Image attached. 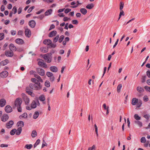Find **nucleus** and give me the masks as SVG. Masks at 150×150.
<instances>
[{"instance_id": "cd10ccee", "label": "nucleus", "mask_w": 150, "mask_h": 150, "mask_svg": "<svg viewBox=\"0 0 150 150\" xmlns=\"http://www.w3.org/2000/svg\"><path fill=\"white\" fill-rule=\"evenodd\" d=\"M31 106L32 108H36L37 107L36 102L35 100H33L31 103Z\"/></svg>"}, {"instance_id": "b1692460", "label": "nucleus", "mask_w": 150, "mask_h": 150, "mask_svg": "<svg viewBox=\"0 0 150 150\" xmlns=\"http://www.w3.org/2000/svg\"><path fill=\"white\" fill-rule=\"evenodd\" d=\"M17 125L18 127L20 126V127H21L22 128V127L24 126V123L23 121H20L17 122Z\"/></svg>"}, {"instance_id": "20e7f679", "label": "nucleus", "mask_w": 150, "mask_h": 150, "mask_svg": "<svg viewBox=\"0 0 150 150\" xmlns=\"http://www.w3.org/2000/svg\"><path fill=\"white\" fill-rule=\"evenodd\" d=\"M21 96L25 104L26 105H28L30 102L29 98L24 93L22 94Z\"/></svg>"}, {"instance_id": "bb28decb", "label": "nucleus", "mask_w": 150, "mask_h": 150, "mask_svg": "<svg viewBox=\"0 0 150 150\" xmlns=\"http://www.w3.org/2000/svg\"><path fill=\"white\" fill-rule=\"evenodd\" d=\"M48 47H43L40 48L41 51L44 53L47 52L48 51Z\"/></svg>"}, {"instance_id": "72a5a7b5", "label": "nucleus", "mask_w": 150, "mask_h": 150, "mask_svg": "<svg viewBox=\"0 0 150 150\" xmlns=\"http://www.w3.org/2000/svg\"><path fill=\"white\" fill-rule=\"evenodd\" d=\"M37 136V132L35 130H33L32 132L31 136L33 138Z\"/></svg>"}, {"instance_id": "1a4fd4ad", "label": "nucleus", "mask_w": 150, "mask_h": 150, "mask_svg": "<svg viewBox=\"0 0 150 150\" xmlns=\"http://www.w3.org/2000/svg\"><path fill=\"white\" fill-rule=\"evenodd\" d=\"M25 33L26 37L30 38L31 35V31L29 29L27 28L25 29Z\"/></svg>"}, {"instance_id": "c03bdc74", "label": "nucleus", "mask_w": 150, "mask_h": 150, "mask_svg": "<svg viewBox=\"0 0 150 150\" xmlns=\"http://www.w3.org/2000/svg\"><path fill=\"white\" fill-rule=\"evenodd\" d=\"M134 117L136 120H140L141 117L138 114H135L134 115Z\"/></svg>"}, {"instance_id": "58836bf2", "label": "nucleus", "mask_w": 150, "mask_h": 150, "mask_svg": "<svg viewBox=\"0 0 150 150\" xmlns=\"http://www.w3.org/2000/svg\"><path fill=\"white\" fill-rule=\"evenodd\" d=\"M76 3H77V4H76V5L73 6H70V7L71 8H75L77 7L79 4H81V3H80L79 2V1H76Z\"/></svg>"}, {"instance_id": "052dcab7", "label": "nucleus", "mask_w": 150, "mask_h": 150, "mask_svg": "<svg viewBox=\"0 0 150 150\" xmlns=\"http://www.w3.org/2000/svg\"><path fill=\"white\" fill-rule=\"evenodd\" d=\"M71 10V9L69 8H67L64 10V13H67L69 12H70Z\"/></svg>"}, {"instance_id": "7ed1b4c3", "label": "nucleus", "mask_w": 150, "mask_h": 150, "mask_svg": "<svg viewBox=\"0 0 150 150\" xmlns=\"http://www.w3.org/2000/svg\"><path fill=\"white\" fill-rule=\"evenodd\" d=\"M45 61L48 63H50L52 60V56L51 53H48L45 54L43 57Z\"/></svg>"}, {"instance_id": "a19ab883", "label": "nucleus", "mask_w": 150, "mask_h": 150, "mask_svg": "<svg viewBox=\"0 0 150 150\" xmlns=\"http://www.w3.org/2000/svg\"><path fill=\"white\" fill-rule=\"evenodd\" d=\"M124 3L122 1H121L120 3V10H122L123 8Z\"/></svg>"}, {"instance_id": "6e6d98bb", "label": "nucleus", "mask_w": 150, "mask_h": 150, "mask_svg": "<svg viewBox=\"0 0 150 150\" xmlns=\"http://www.w3.org/2000/svg\"><path fill=\"white\" fill-rule=\"evenodd\" d=\"M78 23V22L76 20H74L72 21V23L74 24L77 25Z\"/></svg>"}, {"instance_id": "680f3d73", "label": "nucleus", "mask_w": 150, "mask_h": 150, "mask_svg": "<svg viewBox=\"0 0 150 150\" xmlns=\"http://www.w3.org/2000/svg\"><path fill=\"white\" fill-rule=\"evenodd\" d=\"M49 78L51 82H53L54 81L55 78L53 75L52 76H51V77H50Z\"/></svg>"}, {"instance_id": "6e6552de", "label": "nucleus", "mask_w": 150, "mask_h": 150, "mask_svg": "<svg viewBox=\"0 0 150 150\" xmlns=\"http://www.w3.org/2000/svg\"><path fill=\"white\" fill-rule=\"evenodd\" d=\"M42 61H39L38 62V64L40 67H42L44 68H46L47 67V65L44 62L43 60H41Z\"/></svg>"}, {"instance_id": "4468645a", "label": "nucleus", "mask_w": 150, "mask_h": 150, "mask_svg": "<svg viewBox=\"0 0 150 150\" xmlns=\"http://www.w3.org/2000/svg\"><path fill=\"white\" fill-rule=\"evenodd\" d=\"M8 73L6 71H5L1 72L0 74V76L2 78H6L8 76Z\"/></svg>"}, {"instance_id": "9d476101", "label": "nucleus", "mask_w": 150, "mask_h": 150, "mask_svg": "<svg viewBox=\"0 0 150 150\" xmlns=\"http://www.w3.org/2000/svg\"><path fill=\"white\" fill-rule=\"evenodd\" d=\"M8 118L9 117L8 115L6 114H4L2 116L1 120L2 121L5 122L8 120Z\"/></svg>"}, {"instance_id": "f8f14e48", "label": "nucleus", "mask_w": 150, "mask_h": 150, "mask_svg": "<svg viewBox=\"0 0 150 150\" xmlns=\"http://www.w3.org/2000/svg\"><path fill=\"white\" fill-rule=\"evenodd\" d=\"M14 122L12 120L9 121L6 124V127L7 128L9 129L11 128L13 125Z\"/></svg>"}, {"instance_id": "79ce46f5", "label": "nucleus", "mask_w": 150, "mask_h": 150, "mask_svg": "<svg viewBox=\"0 0 150 150\" xmlns=\"http://www.w3.org/2000/svg\"><path fill=\"white\" fill-rule=\"evenodd\" d=\"M49 45V47H48V48H54L56 46V44L52 43Z\"/></svg>"}, {"instance_id": "69168bd1", "label": "nucleus", "mask_w": 150, "mask_h": 150, "mask_svg": "<svg viewBox=\"0 0 150 150\" xmlns=\"http://www.w3.org/2000/svg\"><path fill=\"white\" fill-rule=\"evenodd\" d=\"M16 32L15 31L12 30L11 31V34L13 35H15L16 34Z\"/></svg>"}, {"instance_id": "0e129e2a", "label": "nucleus", "mask_w": 150, "mask_h": 150, "mask_svg": "<svg viewBox=\"0 0 150 150\" xmlns=\"http://www.w3.org/2000/svg\"><path fill=\"white\" fill-rule=\"evenodd\" d=\"M70 19V18H68L67 17H65L63 18V20L64 21H67L68 20H69Z\"/></svg>"}, {"instance_id": "49530a36", "label": "nucleus", "mask_w": 150, "mask_h": 150, "mask_svg": "<svg viewBox=\"0 0 150 150\" xmlns=\"http://www.w3.org/2000/svg\"><path fill=\"white\" fill-rule=\"evenodd\" d=\"M135 123L137 124L139 127H141L142 126V123L140 121H135Z\"/></svg>"}, {"instance_id": "ea45409f", "label": "nucleus", "mask_w": 150, "mask_h": 150, "mask_svg": "<svg viewBox=\"0 0 150 150\" xmlns=\"http://www.w3.org/2000/svg\"><path fill=\"white\" fill-rule=\"evenodd\" d=\"M45 85L47 87H49L50 86V83L49 81L46 80L45 82Z\"/></svg>"}, {"instance_id": "473e14b6", "label": "nucleus", "mask_w": 150, "mask_h": 150, "mask_svg": "<svg viewBox=\"0 0 150 150\" xmlns=\"http://www.w3.org/2000/svg\"><path fill=\"white\" fill-rule=\"evenodd\" d=\"M27 114L26 113H24L22 115H20L19 117L20 119H21L22 118H25L27 117Z\"/></svg>"}, {"instance_id": "2eb2a0df", "label": "nucleus", "mask_w": 150, "mask_h": 150, "mask_svg": "<svg viewBox=\"0 0 150 150\" xmlns=\"http://www.w3.org/2000/svg\"><path fill=\"white\" fill-rule=\"evenodd\" d=\"M15 42L19 45L23 44L24 43L23 40L22 39L18 38L15 40Z\"/></svg>"}, {"instance_id": "864d4df0", "label": "nucleus", "mask_w": 150, "mask_h": 150, "mask_svg": "<svg viewBox=\"0 0 150 150\" xmlns=\"http://www.w3.org/2000/svg\"><path fill=\"white\" fill-rule=\"evenodd\" d=\"M94 127H95V132H96V134L97 135V136H98V127L96 124H95L94 125Z\"/></svg>"}, {"instance_id": "f704fd0d", "label": "nucleus", "mask_w": 150, "mask_h": 150, "mask_svg": "<svg viewBox=\"0 0 150 150\" xmlns=\"http://www.w3.org/2000/svg\"><path fill=\"white\" fill-rule=\"evenodd\" d=\"M122 86V85L121 84H120L118 86L117 88V91L118 93H119L120 92V89L121 88Z\"/></svg>"}, {"instance_id": "c85d7f7f", "label": "nucleus", "mask_w": 150, "mask_h": 150, "mask_svg": "<svg viewBox=\"0 0 150 150\" xmlns=\"http://www.w3.org/2000/svg\"><path fill=\"white\" fill-rule=\"evenodd\" d=\"M94 6L93 4H89L86 6V8L88 9H91Z\"/></svg>"}, {"instance_id": "37998d69", "label": "nucleus", "mask_w": 150, "mask_h": 150, "mask_svg": "<svg viewBox=\"0 0 150 150\" xmlns=\"http://www.w3.org/2000/svg\"><path fill=\"white\" fill-rule=\"evenodd\" d=\"M32 146L33 145L32 144H26L25 146V148L28 149H30L32 148Z\"/></svg>"}, {"instance_id": "e433bc0d", "label": "nucleus", "mask_w": 150, "mask_h": 150, "mask_svg": "<svg viewBox=\"0 0 150 150\" xmlns=\"http://www.w3.org/2000/svg\"><path fill=\"white\" fill-rule=\"evenodd\" d=\"M120 10V13L119 17L118 19V20H119L120 19V18L121 17V16L122 15H123L124 16L125 15V13H124V11L122 10Z\"/></svg>"}, {"instance_id": "393cba45", "label": "nucleus", "mask_w": 150, "mask_h": 150, "mask_svg": "<svg viewBox=\"0 0 150 150\" xmlns=\"http://www.w3.org/2000/svg\"><path fill=\"white\" fill-rule=\"evenodd\" d=\"M52 10L50 9L47 10L45 13V16H47L51 14L52 12Z\"/></svg>"}, {"instance_id": "39448f33", "label": "nucleus", "mask_w": 150, "mask_h": 150, "mask_svg": "<svg viewBox=\"0 0 150 150\" xmlns=\"http://www.w3.org/2000/svg\"><path fill=\"white\" fill-rule=\"evenodd\" d=\"M5 112L7 113H10L13 111V109L9 105H6L4 108Z\"/></svg>"}, {"instance_id": "dca6fc26", "label": "nucleus", "mask_w": 150, "mask_h": 150, "mask_svg": "<svg viewBox=\"0 0 150 150\" xmlns=\"http://www.w3.org/2000/svg\"><path fill=\"white\" fill-rule=\"evenodd\" d=\"M6 104V100L4 98L1 99L0 100V106L2 107L4 106Z\"/></svg>"}, {"instance_id": "6ab92c4d", "label": "nucleus", "mask_w": 150, "mask_h": 150, "mask_svg": "<svg viewBox=\"0 0 150 150\" xmlns=\"http://www.w3.org/2000/svg\"><path fill=\"white\" fill-rule=\"evenodd\" d=\"M50 69L51 71L53 72H56L58 71V69L57 67L54 66L50 67Z\"/></svg>"}, {"instance_id": "4be33fe9", "label": "nucleus", "mask_w": 150, "mask_h": 150, "mask_svg": "<svg viewBox=\"0 0 150 150\" xmlns=\"http://www.w3.org/2000/svg\"><path fill=\"white\" fill-rule=\"evenodd\" d=\"M138 99L136 98H134L132 100V104L133 105H135L137 104L138 101Z\"/></svg>"}, {"instance_id": "2f4dec72", "label": "nucleus", "mask_w": 150, "mask_h": 150, "mask_svg": "<svg viewBox=\"0 0 150 150\" xmlns=\"http://www.w3.org/2000/svg\"><path fill=\"white\" fill-rule=\"evenodd\" d=\"M137 90L139 92L141 93L143 92L144 91V89L142 87L138 86L137 88Z\"/></svg>"}, {"instance_id": "c9c22d12", "label": "nucleus", "mask_w": 150, "mask_h": 150, "mask_svg": "<svg viewBox=\"0 0 150 150\" xmlns=\"http://www.w3.org/2000/svg\"><path fill=\"white\" fill-rule=\"evenodd\" d=\"M137 108H139L141 107L142 104V102L141 100H138L137 103Z\"/></svg>"}, {"instance_id": "aec40b11", "label": "nucleus", "mask_w": 150, "mask_h": 150, "mask_svg": "<svg viewBox=\"0 0 150 150\" xmlns=\"http://www.w3.org/2000/svg\"><path fill=\"white\" fill-rule=\"evenodd\" d=\"M8 60L7 59H6L4 60L1 61L0 63V65L1 66H5L8 64Z\"/></svg>"}, {"instance_id": "4d7b16f0", "label": "nucleus", "mask_w": 150, "mask_h": 150, "mask_svg": "<svg viewBox=\"0 0 150 150\" xmlns=\"http://www.w3.org/2000/svg\"><path fill=\"white\" fill-rule=\"evenodd\" d=\"M146 141L145 138V137H142L141 139V142L142 143H144Z\"/></svg>"}, {"instance_id": "5fc2aeb1", "label": "nucleus", "mask_w": 150, "mask_h": 150, "mask_svg": "<svg viewBox=\"0 0 150 150\" xmlns=\"http://www.w3.org/2000/svg\"><path fill=\"white\" fill-rule=\"evenodd\" d=\"M12 11H13V13L14 14H15L16 13L17 11V8L16 6H14L13 7V9H12Z\"/></svg>"}, {"instance_id": "ddd939ff", "label": "nucleus", "mask_w": 150, "mask_h": 150, "mask_svg": "<svg viewBox=\"0 0 150 150\" xmlns=\"http://www.w3.org/2000/svg\"><path fill=\"white\" fill-rule=\"evenodd\" d=\"M35 22L34 20H32L28 22L29 25L30 27L32 28H33L35 27Z\"/></svg>"}, {"instance_id": "09e8293b", "label": "nucleus", "mask_w": 150, "mask_h": 150, "mask_svg": "<svg viewBox=\"0 0 150 150\" xmlns=\"http://www.w3.org/2000/svg\"><path fill=\"white\" fill-rule=\"evenodd\" d=\"M59 35H57L56 37H55L53 39V42H57L59 38Z\"/></svg>"}, {"instance_id": "e2e57ef3", "label": "nucleus", "mask_w": 150, "mask_h": 150, "mask_svg": "<svg viewBox=\"0 0 150 150\" xmlns=\"http://www.w3.org/2000/svg\"><path fill=\"white\" fill-rule=\"evenodd\" d=\"M150 117V115L148 114H146L144 115V117L147 120H149V119Z\"/></svg>"}, {"instance_id": "a18cd8bd", "label": "nucleus", "mask_w": 150, "mask_h": 150, "mask_svg": "<svg viewBox=\"0 0 150 150\" xmlns=\"http://www.w3.org/2000/svg\"><path fill=\"white\" fill-rule=\"evenodd\" d=\"M46 75L49 77H51V76H52L53 75V74L52 73L49 71L47 72Z\"/></svg>"}, {"instance_id": "f03ea898", "label": "nucleus", "mask_w": 150, "mask_h": 150, "mask_svg": "<svg viewBox=\"0 0 150 150\" xmlns=\"http://www.w3.org/2000/svg\"><path fill=\"white\" fill-rule=\"evenodd\" d=\"M22 103L21 99L20 98H16L14 101V105L15 107H16L17 108V110L19 112H22V108L21 105Z\"/></svg>"}, {"instance_id": "338daca9", "label": "nucleus", "mask_w": 150, "mask_h": 150, "mask_svg": "<svg viewBox=\"0 0 150 150\" xmlns=\"http://www.w3.org/2000/svg\"><path fill=\"white\" fill-rule=\"evenodd\" d=\"M144 88L146 90L149 92H150V87H149L147 86H145Z\"/></svg>"}, {"instance_id": "412c9836", "label": "nucleus", "mask_w": 150, "mask_h": 150, "mask_svg": "<svg viewBox=\"0 0 150 150\" xmlns=\"http://www.w3.org/2000/svg\"><path fill=\"white\" fill-rule=\"evenodd\" d=\"M34 77L38 79L37 81H39V82H43V80L41 77L37 74H34Z\"/></svg>"}, {"instance_id": "a878e982", "label": "nucleus", "mask_w": 150, "mask_h": 150, "mask_svg": "<svg viewBox=\"0 0 150 150\" xmlns=\"http://www.w3.org/2000/svg\"><path fill=\"white\" fill-rule=\"evenodd\" d=\"M80 12L84 15H86L87 12V11L86 9L85 8H81L80 9Z\"/></svg>"}, {"instance_id": "0eeeda50", "label": "nucleus", "mask_w": 150, "mask_h": 150, "mask_svg": "<svg viewBox=\"0 0 150 150\" xmlns=\"http://www.w3.org/2000/svg\"><path fill=\"white\" fill-rule=\"evenodd\" d=\"M5 54L7 57H12L13 56L14 53L13 51L11 50L10 51L6 50L5 52Z\"/></svg>"}, {"instance_id": "603ef678", "label": "nucleus", "mask_w": 150, "mask_h": 150, "mask_svg": "<svg viewBox=\"0 0 150 150\" xmlns=\"http://www.w3.org/2000/svg\"><path fill=\"white\" fill-rule=\"evenodd\" d=\"M35 7L34 6L31 7H30L28 10V13H30L32 10Z\"/></svg>"}, {"instance_id": "9b49d317", "label": "nucleus", "mask_w": 150, "mask_h": 150, "mask_svg": "<svg viewBox=\"0 0 150 150\" xmlns=\"http://www.w3.org/2000/svg\"><path fill=\"white\" fill-rule=\"evenodd\" d=\"M9 47L11 51H16L17 49L16 47L12 43H11L9 45Z\"/></svg>"}, {"instance_id": "c756f323", "label": "nucleus", "mask_w": 150, "mask_h": 150, "mask_svg": "<svg viewBox=\"0 0 150 150\" xmlns=\"http://www.w3.org/2000/svg\"><path fill=\"white\" fill-rule=\"evenodd\" d=\"M39 99L41 101H44L45 100V98L44 95H42L39 97Z\"/></svg>"}, {"instance_id": "de8ad7c7", "label": "nucleus", "mask_w": 150, "mask_h": 150, "mask_svg": "<svg viewBox=\"0 0 150 150\" xmlns=\"http://www.w3.org/2000/svg\"><path fill=\"white\" fill-rule=\"evenodd\" d=\"M40 140L39 139H38L37 140L35 143L34 145V147L35 148L40 143Z\"/></svg>"}, {"instance_id": "a211bd4d", "label": "nucleus", "mask_w": 150, "mask_h": 150, "mask_svg": "<svg viewBox=\"0 0 150 150\" xmlns=\"http://www.w3.org/2000/svg\"><path fill=\"white\" fill-rule=\"evenodd\" d=\"M57 33V32L56 30H53L50 32L48 35V36L50 37H52L55 36Z\"/></svg>"}, {"instance_id": "423d86ee", "label": "nucleus", "mask_w": 150, "mask_h": 150, "mask_svg": "<svg viewBox=\"0 0 150 150\" xmlns=\"http://www.w3.org/2000/svg\"><path fill=\"white\" fill-rule=\"evenodd\" d=\"M36 71L38 74L41 76H43L45 74V71L43 69L38 68L37 69Z\"/></svg>"}, {"instance_id": "5701e85b", "label": "nucleus", "mask_w": 150, "mask_h": 150, "mask_svg": "<svg viewBox=\"0 0 150 150\" xmlns=\"http://www.w3.org/2000/svg\"><path fill=\"white\" fill-rule=\"evenodd\" d=\"M22 129L21 127H19L16 129V135H19L22 131Z\"/></svg>"}, {"instance_id": "3c124183", "label": "nucleus", "mask_w": 150, "mask_h": 150, "mask_svg": "<svg viewBox=\"0 0 150 150\" xmlns=\"http://www.w3.org/2000/svg\"><path fill=\"white\" fill-rule=\"evenodd\" d=\"M64 36L63 35H61L59 38V40H58V41H59V43H61L62 42V41L64 39Z\"/></svg>"}, {"instance_id": "f3484780", "label": "nucleus", "mask_w": 150, "mask_h": 150, "mask_svg": "<svg viewBox=\"0 0 150 150\" xmlns=\"http://www.w3.org/2000/svg\"><path fill=\"white\" fill-rule=\"evenodd\" d=\"M43 43L46 45H49L52 43V41L49 39H45L44 40Z\"/></svg>"}, {"instance_id": "8fccbe9b", "label": "nucleus", "mask_w": 150, "mask_h": 150, "mask_svg": "<svg viewBox=\"0 0 150 150\" xmlns=\"http://www.w3.org/2000/svg\"><path fill=\"white\" fill-rule=\"evenodd\" d=\"M4 37V33H0V40H2Z\"/></svg>"}, {"instance_id": "f257e3e1", "label": "nucleus", "mask_w": 150, "mask_h": 150, "mask_svg": "<svg viewBox=\"0 0 150 150\" xmlns=\"http://www.w3.org/2000/svg\"><path fill=\"white\" fill-rule=\"evenodd\" d=\"M31 80L34 83H30L29 84L30 88L35 90H40L42 88V86L40 84L39 81H37V79L34 78H31Z\"/></svg>"}, {"instance_id": "bf43d9fd", "label": "nucleus", "mask_w": 150, "mask_h": 150, "mask_svg": "<svg viewBox=\"0 0 150 150\" xmlns=\"http://www.w3.org/2000/svg\"><path fill=\"white\" fill-rule=\"evenodd\" d=\"M143 100L145 102H147L148 101L149 99L147 96H145L143 98Z\"/></svg>"}, {"instance_id": "13d9d810", "label": "nucleus", "mask_w": 150, "mask_h": 150, "mask_svg": "<svg viewBox=\"0 0 150 150\" xmlns=\"http://www.w3.org/2000/svg\"><path fill=\"white\" fill-rule=\"evenodd\" d=\"M146 76H143L142 77V83H144L146 79Z\"/></svg>"}, {"instance_id": "4c0bfd02", "label": "nucleus", "mask_w": 150, "mask_h": 150, "mask_svg": "<svg viewBox=\"0 0 150 150\" xmlns=\"http://www.w3.org/2000/svg\"><path fill=\"white\" fill-rule=\"evenodd\" d=\"M16 129H13L11 131L10 133L11 135H13L16 133Z\"/></svg>"}, {"instance_id": "7c9ffc66", "label": "nucleus", "mask_w": 150, "mask_h": 150, "mask_svg": "<svg viewBox=\"0 0 150 150\" xmlns=\"http://www.w3.org/2000/svg\"><path fill=\"white\" fill-rule=\"evenodd\" d=\"M39 115V113L38 111H36L35 112L33 115V118L34 119H37Z\"/></svg>"}, {"instance_id": "774afa93", "label": "nucleus", "mask_w": 150, "mask_h": 150, "mask_svg": "<svg viewBox=\"0 0 150 150\" xmlns=\"http://www.w3.org/2000/svg\"><path fill=\"white\" fill-rule=\"evenodd\" d=\"M146 73L147 76L150 78V71L149 70L147 71L146 72Z\"/></svg>"}]
</instances>
